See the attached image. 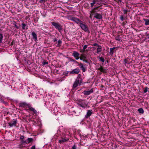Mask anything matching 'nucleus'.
<instances>
[{"label": "nucleus", "mask_w": 149, "mask_h": 149, "mask_svg": "<svg viewBox=\"0 0 149 149\" xmlns=\"http://www.w3.org/2000/svg\"><path fill=\"white\" fill-rule=\"evenodd\" d=\"M52 24L60 32L63 30V26L59 23L52 22Z\"/></svg>", "instance_id": "f257e3e1"}, {"label": "nucleus", "mask_w": 149, "mask_h": 149, "mask_svg": "<svg viewBox=\"0 0 149 149\" xmlns=\"http://www.w3.org/2000/svg\"><path fill=\"white\" fill-rule=\"evenodd\" d=\"M79 25L80 26L81 29L85 31L88 32H89L88 28L87 25L85 24H83V22H81L80 25Z\"/></svg>", "instance_id": "f03ea898"}, {"label": "nucleus", "mask_w": 149, "mask_h": 149, "mask_svg": "<svg viewBox=\"0 0 149 149\" xmlns=\"http://www.w3.org/2000/svg\"><path fill=\"white\" fill-rule=\"evenodd\" d=\"M72 55L77 60L79 58L80 54L77 52L74 51L73 53L72 54Z\"/></svg>", "instance_id": "7ed1b4c3"}, {"label": "nucleus", "mask_w": 149, "mask_h": 149, "mask_svg": "<svg viewBox=\"0 0 149 149\" xmlns=\"http://www.w3.org/2000/svg\"><path fill=\"white\" fill-rule=\"evenodd\" d=\"M80 72V70L78 68H76L73 70L72 71H70V73L71 74H78Z\"/></svg>", "instance_id": "20e7f679"}, {"label": "nucleus", "mask_w": 149, "mask_h": 149, "mask_svg": "<svg viewBox=\"0 0 149 149\" xmlns=\"http://www.w3.org/2000/svg\"><path fill=\"white\" fill-rule=\"evenodd\" d=\"M93 92V89L92 88L89 91H84L83 93L85 95H88L91 93Z\"/></svg>", "instance_id": "39448f33"}, {"label": "nucleus", "mask_w": 149, "mask_h": 149, "mask_svg": "<svg viewBox=\"0 0 149 149\" xmlns=\"http://www.w3.org/2000/svg\"><path fill=\"white\" fill-rule=\"evenodd\" d=\"M94 17L99 19H101L102 18V15L101 14L98 13H95Z\"/></svg>", "instance_id": "423d86ee"}, {"label": "nucleus", "mask_w": 149, "mask_h": 149, "mask_svg": "<svg viewBox=\"0 0 149 149\" xmlns=\"http://www.w3.org/2000/svg\"><path fill=\"white\" fill-rule=\"evenodd\" d=\"M79 79L77 78L73 84V88H76L78 86V85H79Z\"/></svg>", "instance_id": "0eeeda50"}, {"label": "nucleus", "mask_w": 149, "mask_h": 149, "mask_svg": "<svg viewBox=\"0 0 149 149\" xmlns=\"http://www.w3.org/2000/svg\"><path fill=\"white\" fill-rule=\"evenodd\" d=\"M72 20L73 21L76 23L77 24H79V25H80V24L81 23V22H82V21L78 18L76 17L73 18Z\"/></svg>", "instance_id": "6e6552de"}, {"label": "nucleus", "mask_w": 149, "mask_h": 149, "mask_svg": "<svg viewBox=\"0 0 149 149\" xmlns=\"http://www.w3.org/2000/svg\"><path fill=\"white\" fill-rule=\"evenodd\" d=\"M33 139L32 138H28L27 140L25 141H23L22 143H24L26 144H28L31 142H33Z\"/></svg>", "instance_id": "1a4fd4ad"}, {"label": "nucleus", "mask_w": 149, "mask_h": 149, "mask_svg": "<svg viewBox=\"0 0 149 149\" xmlns=\"http://www.w3.org/2000/svg\"><path fill=\"white\" fill-rule=\"evenodd\" d=\"M17 123V120H15L13 119L11 122L8 123L10 127H13V126H15V124Z\"/></svg>", "instance_id": "9d476101"}, {"label": "nucleus", "mask_w": 149, "mask_h": 149, "mask_svg": "<svg viewBox=\"0 0 149 149\" xmlns=\"http://www.w3.org/2000/svg\"><path fill=\"white\" fill-rule=\"evenodd\" d=\"M31 35L32 36V39L34 40L35 42L38 41L37 35L34 32H32Z\"/></svg>", "instance_id": "9b49d317"}, {"label": "nucleus", "mask_w": 149, "mask_h": 149, "mask_svg": "<svg viewBox=\"0 0 149 149\" xmlns=\"http://www.w3.org/2000/svg\"><path fill=\"white\" fill-rule=\"evenodd\" d=\"M92 110H88L86 113V115L85 116L86 118H88V117H90L92 114Z\"/></svg>", "instance_id": "f8f14e48"}, {"label": "nucleus", "mask_w": 149, "mask_h": 149, "mask_svg": "<svg viewBox=\"0 0 149 149\" xmlns=\"http://www.w3.org/2000/svg\"><path fill=\"white\" fill-rule=\"evenodd\" d=\"M117 47H114L113 48H110V51L109 54L111 55H112L113 54V53L115 52L116 50V49L115 50V49Z\"/></svg>", "instance_id": "ddd939ff"}, {"label": "nucleus", "mask_w": 149, "mask_h": 149, "mask_svg": "<svg viewBox=\"0 0 149 149\" xmlns=\"http://www.w3.org/2000/svg\"><path fill=\"white\" fill-rule=\"evenodd\" d=\"M78 65L79 66L80 68H81V70H82L83 72H85L86 71V69L84 67L83 64L81 63H80Z\"/></svg>", "instance_id": "4468645a"}, {"label": "nucleus", "mask_w": 149, "mask_h": 149, "mask_svg": "<svg viewBox=\"0 0 149 149\" xmlns=\"http://www.w3.org/2000/svg\"><path fill=\"white\" fill-rule=\"evenodd\" d=\"M22 29H27L28 28V26L27 24H25L24 22H22Z\"/></svg>", "instance_id": "2eb2a0df"}, {"label": "nucleus", "mask_w": 149, "mask_h": 149, "mask_svg": "<svg viewBox=\"0 0 149 149\" xmlns=\"http://www.w3.org/2000/svg\"><path fill=\"white\" fill-rule=\"evenodd\" d=\"M28 104L24 102L20 103L19 104V107H24L26 106H28Z\"/></svg>", "instance_id": "dca6fc26"}, {"label": "nucleus", "mask_w": 149, "mask_h": 149, "mask_svg": "<svg viewBox=\"0 0 149 149\" xmlns=\"http://www.w3.org/2000/svg\"><path fill=\"white\" fill-rule=\"evenodd\" d=\"M86 57L85 56V55L84 54H81V56L79 57V59L81 60H83L84 59L86 58Z\"/></svg>", "instance_id": "f3484780"}, {"label": "nucleus", "mask_w": 149, "mask_h": 149, "mask_svg": "<svg viewBox=\"0 0 149 149\" xmlns=\"http://www.w3.org/2000/svg\"><path fill=\"white\" fill-rule=\"evenodd\" d=\"M13 24L14 25V26L16 28L14 30V31L16 32H17V29H19V27L17 25V23L15 21L13 22Z\"/></svg>", "instance_id": "a211bd4d"}, {"label": "nucleus", "mask_w": 149, "mask_h": 149, "mask_svg": "<svg viewBox=\"0 0 149 149\" xmlns=\"http://www.w3.org/2000/svg\"><path fill=\"white\" fill-rule=\"evenodd\" d=\"M143 20L145 22V24L146 25H149V19H143Z\"/></svg>", "instance_id": "6ab92c4d"}, {"label": "nucleus", "mask_w": 149, "mask_h": 149, "mask_svg": "<svg viewBox=\"0 0 149 149\" xmlns=\"http://www.w3.org/2000/svg\"><path fill=\"white\" fill-rule=\"evenodd\" d=\"M68 139H62L61 140H59V142L60 143H63L67 142L68 140Z\"/></svg>", "instance_id": "aec40b11"}, {"label": "nucleus", "mask_w": 149, "mask_h": 149, "mask_svg": "<svg viewBox=\"0 0 149 149\" xmlns=\"http://www.w3.org/2000/svg\"><path fill=\"white\" fill-rule=\"evenodd\" d=\"M98 2V0H93L92 3H91V7H93L94 5L95 4L96 2Z\"/></svg>", "instance_id": "412c9836"}, {"label": "nucleus", "mask_w": 149, "mask_h": 149, "mask_svg": "<svg viewBox=\"0 0 149 149\" xmlns=\"http://www.w3.org/2000/svg\"><path fill=\"white\" fill-rule=\"evenodd\" d=\"M28 107L30 110L33 111L35 113H36L37 111L34 109V108H33L32 107L30 106H29Z\"/></svg>", "instance_id": "4be33fe9"}, {"label": "nucleus", "mask_w": 149, "mask_h": 149, "mask_svg": "<svg viewBox=\"0 0 149 149\" xmlns=\"http://www.w3.org/2000/svg\"><path fill=\"white\" fill-rule=\"evenodd\" d=\"M58 44L56 45V46L57 47H60L61 45V44L62 43V41L61 40H59L57 42Z\"/></svg>", "instance_id": "5701e85b"}, {"label": "nucleus", "mask_w": 149, "mask_h": 149, "mask_svg": "<svg viewBox=\"0 0 149 149\" xmlns=\"http://www.w3.org/2000/svg\"><path fill=\"white\" fill-rule=\"evenodd\" d=\"M138 111L139 113H143L144 112V111L142 108H140L138 109Z\"/></svg>", "instance_id": "b1692460"}, {"label": "nucleus", "mask_w": 149, "mask_h": 149, "mask_svg": "<svg viewBox=\"0 0 149 149\" xmlns=\"http://www.w3.org/2000/svg\"><path fill=\"white\" fill-rule=\"evenodd\" d=\"M148 91L149 92V88L148 87H146L144 88V90L143 92L145 93H146Z\"/></svg>", "instance_id": "393cba45"}, {"label": "nucleus", "mask_w": 149, "mask_h": 149, "mask_svg": "<svg viewBox=\"0 0 149 149\" xmlns=\"http://www.w3.org/2000/svg\"><path fill=\"white\" fill-rule=\"evenodd\" d=\"M98 70L102 72H104L105 70L102 67H100L98 68Z\"/></svg>", "instance_id": "a878e982"}, {"label": "nucleus", "mask_w": 149, "mask_h": 149, "mask_svg": "<svg viewBox=\"0 0 149 149\" xmlns=\"http://www.w3.org/2000/svg\"><path fill=\"white\" fill-rule=\"evenodd\" d=\"M3 38V35L2 34L0 33V43L2 42V40Z\"/></svg>", "instance_id": "bb28decb"}, {"label": "nucleus", "mask_w": 149, "mask_h": 149, "mask_svg": "<svg viewBox=\"0 0 149 149\" xmlns=\"http://www.w3.org/2000/svg\"><path fill=\"white\" fill-rule=\"evenodd\" d=\"M120 35L116 37L115 39L118 41H120L121 40V39L119 37Z\"/></svg>", "instance_id": "cd10ccee"}, {"label": "nucleus", "mask_w": 149, "mask_h": 149, "mask_svg": "<svg viewBox=\"0 0 149 149\" xmlns=\"http://www.w3.org/2000/svg\"><path fill=\"white\" fill-rule=\"evenodd\" d=\"M102 49L101 48H100L98 47V48H97V53H99V52H100L102 51Z\"/></svg>", "instance_id": "c85d7f7f"}, {"label": "nucleus", "mask_w": 149, "mask_h": 149, "mask_svg": "<svg viewBox=\"0 0 149 149\" xmlns=\"http://www.w3.org/2000/svg\"><path fill=\"white\" fill-rule=\"evenodd\" d=\"M24 137L23 136H22L20 137V139L21 140V143L22 144H24V143H22V141H24Z\"/></svg>", "instance_id": "c756f323"}, {"label": "nucleus", "mask_w": 149, "mask_h": 149, "mask_svg": "<svg viewBox=\"0 0 149 149\" xmlns=\"http://www.w3.org/2000/svg\"><path fill=\"white\" fill-rule=\"evenodd\" d=\"M100 60L102 62L104 63V59L102 57H101L99 58Z\"/></svg>", "instance_id": "7c9ffc66"}, {"label": "nucleus", "mask_w": 149, "mask_h": 149, "mask_svg": "<svg viewBox=\"0 0 149 149\" xmlns=\"http://www.w3.org/2000/svg\"><path fill=\"white\" fill-rule=\"evenodd\" d=\"M124 61L125 62V64L129 63L128 60L126 59H124Z\"/></svg>", "instance_id": "2f4dec72"}, {"label": "nucleus", "mask_w": 149, "mask_h": 149, "mask_svg": "<svg viewBox=\"0 0 149 149\" xmlns=\"http://www.w3.org/2000/svg\"><path fill=\"white\" fill-rule=\"evenodd\" d=\"M86 50L84 49H80V52H81V53H83L86 52Z\"/></svg>", "instance_id": "473e14b6"}, {"label": "nucleus", "mask_w": 149, "mask_h": 149, "mask_svg": "<svg viewBox=\"0 0 149 149\" xmlns=\"http://www.w3.org/2000/svg\"><path fill=\"white\" fill-rule=\"evenodd\" d=\"M72 62H74V63H77L78 64V65L79 64V63H80L78 62L76 60H75V59H73Z\"/></svg>", "instance_id": "72a5a7b5"}, {"label": "nucleus", "mask_w": 149, "mask_h": 149, "mask_svg": "<svg viewBox=\"0 0 149 149\" xmlns=\"http://www.w3.org/2000/svg\"><path fill=\"white\" fill-rule=\"evenodd\" d=\"M48 62H47L45 60H44V62L42 63V64L43 65H44L45 64H48Z\"/></svg>", "instance_id": "f704fd0d"}, {"label": "nucleus", "mask_w": 149, "mask_h": 149, "mask_svg": "<svg viewBox=\"0 0 149 149\" xmlns=\"http://www.w3.org/2000/svg\"><path fill=\"white\" fill-rule=\"evenodd\" d=\"M15 44V41L14 40H12V42L11 44V45H14Z\"/></svg>", "instance_id": "c9c22d12"}, {"label": "nucleus", "mask_w": 149, "mask_h": 149, "mask_svg": "<svg viewBox=\"0 0 149 149\" xmlns=\"http://www.w3.org/2000/svg\"><path fill=\"white\" fill-rule=\"evenodd\" d=\"M124 17L123 15H121L120 17V19L122 21H123L124 20Z\"/></svg>", "instance_id": "e433bc0d"}, {"label": "nucleus", "mask_w": 149, "mask_h": 149, "mask_svg": "<svg viewBox=\"0 0 149 149\" xmlns=\"http://www.w3.org/2000/svg\"><path fill=\"white\" fill-rule=\"evenodd\" d=\"M94 15V14L93 13H91V14H90V16H89L90 18H91V19H92V17H93V15Z\"/></svg>", "instance_id": "4c0bfd02"}, {"label": "nucleus", "mask_w": 149, "mask_h": 149, "mask_svg": "<svg viewBox=\"0 0 149 149\" xmlns=\"http://www.w3.org/2000/svg\"><path fill=\"white\" fill-rule=\"evenodd\" d=\"M81 80H80V81H79V86H81V83H82L83 82V80L82 79H80Z\"/></svg>", "instance_id": "58836bf2"}, {"label": "nucleus", "mask_w": 149, "mask_h": 149, "mask_svg": "<svg viewBox=\"0 0 149 149\" xmlns=\"http://www.w3.org/2000/svg\"><path fill=\"white\" fill-rule=\"evenodd\" d=\"M45 0H40L39 1V2L40 3H44L45 2Z\"/></svg>", "instance_id": "ea45409f"}, {"label": "nucleus", "mask_w": 149, "mask_h": 149, "mask_svg": "<svg viewBox=\"0 0 149 149\" xmlns=\"http://www.w3.org/2000/svg\"><path fill=\"white\" fill-rule=\"evenodd\" d=\"M72 149H77L76 145H74L72 146Z\"/></svg>", "instance_id": "a19ab883"}, {"label": "nucleus", "mask_w": 149, "mask_h": 149, "mask_svg": "<svg viewBox=\"0 0 149 149\" xmlns=\"http://www.w3.org/2000/svg\"><path fill=\"white\" fill-rule=\"evenodd\" d=\"M81 75L80 74H79L78 75V77H77V78H78V79H81Z\"/></svg>", "instance_id": "79ce46f5"}, {"label": "nucleus", "mask_w": 149, "mask_h": 149, "mask_svg": "<svg viewBox=\"0 0 149 149\" xmlns=\"http://www.w3.org/2000/svg\"><path fill=\"white\" fill-rule=\"evenodd\" d=\"M93 45L94 46H97L98 47H101V46H99V45H98L96 43H95L94 44H93Z\"/></svg>", "instance_id": "37998d69"}, {"label": "nucleus", "mask_w": 149, "mask_h": 149, "mask_svg": "<svg viewBox=\"0 0 149 149\" xmlns=\"http://www.w3.org/2000/svg\"><path fill=\"white\" fill-rule=\"evenodd\" d=\"M84 62L87 63H89L88 61L87 60H85V59H84L82 60Z\"/></svg>", "instance_id": "c03bdc74"}, {"label": "nucleus", "mask_w": 149, "mask_h": 149, "mask_svg": "<svg viewBox=\"0 0 149 149\" xmlns=\"http://www.w3.org/2000/svg\"><path fill=\"white\" fill-rule=\"evenodd\" d=\"M123 11H124V13L125 14H126L127 13V10H123Z\"/></svg>", "instance_id": "a18cd8bd"}, {"label": "nucleus", "mask_w": 149, "mask_h": 149, "mask_svg": "<svg viewBox=\"0 0 149 149\" xmlns=\"http://www.w3.org/2000/svg\"><path fill=\"white\" fill-rule=\"evenodd\" d=\"M87 45H85L84 46V47H83V49H85L86 50V48H87Z\"/></svg>", "instance_id": "49530a36"}, {"label": "nucleus", "mask_w": 149, "mask_h": 149, "mask_svg": "<svg viewBox=\"0 0 149 149\" xmlns=\"http://www.w3.org/2000/svg\"><path fill=\"white\" fill-rule=\"evenodd\" d=\"M58 71V70H56V72H55V71H54L53 72L54 73V74H57Z\"/></svg>", "instance_id": "de8ad7c7"}, {"label": "nucleus", "mask_w": 149, "mask_h": 149, "mask_svg": "<svg viewBox=\"0 0 149 149\" xmlns=\"http://www.w3.org/2000/svg\"><path fill=\"white\" fill-rule=\"evenodd\" d=\"M68 59L70 61H72V60L73 59V58H72L71 57H68Z\"/></svg>", "instance_id": "09e8293b"}, {"label": "nucleus", "mask_w": 149, "mask_h": 149, "mask_svg": "<svg viewBox=\"0 0 149 149\" xmlns=\"http://www.w3.org/2000/svg\"><path fill=\"white\" fill-rule=\"evenodd\" d=\"M68 72H65L63 73V74H65V76H68Z\"/></svg>", "instance_id": "8fccbe9b"}, {"label": "nucleus", "mask_w": 149, "mask_h": 149, "mask_svg": "<svg viewBox=\"0 0 149 149\" xmlns=\"http://www.w3.org/2000/svg\"><path fill=\"white\" fill-rule=\"evenodd\" d=\"M79 106L83 108L84 107V106L81 104H79Z\"/></svg>", "instance_id": "3c124183"}, {"label": "nucleus", "mask_w": 149, "mask_h": 149, "mask_svg": "<svg viewBox=\"0 0 149 149\" xmlns=\"http://www.w3.org/2000/svg\"><path fill=\"white\" fill-rule=\"evenodd\" d=\"M57 39L56 38H55L53 40V41L54 42L57 41Z\"/></svg>", "instance_id": "603ef678"}, {"label": "nucleus", "mask_w": 149, "mask_h": 149, "mask_svg": "<svg viewBox=\"0 0 149 149\" xmlns=\"http://www.w3.org/2000/svg\"><path fill=\"white\" fill-rule=\"evenodd\" d=\"M31 149H36L35 146H33L31 148Z\"/></svg>", "instance_id": "864d4df0"}, {"label": "nucleus", "mask_w": 149, "mask_h": 149, "mask_svg": "<svg viewBox=\"0 0 149 149\" xmlns=\"http://www.w3.org/2000/svg\"><path fill=\"white\" fill-rule=\"evenodd\" d=\"M146 36L147 37V38L149 39V33L148 34H147L146 35Z\"/></svg>", "instance_id": "5fc2aeb1"}, {"label": "nucleus", "mask_w": 149, "mask_h": 149, "mask_svg": "<svg viewBox=\"0 0 149 149\" xmlns=\"http://www.w3.org/2000/svg\"><path fill=\"white\" fill-rule=\"evenodd\" d=\"M109 62V61L108 60H106V63H108Z\"/></svg>", "instance_id": "6e6d98bb"}, {"label": "nucleus", "mask_w": 149, "mask_h": 149, "mask_svg": "<svg viewBox=\"0 0 149 149\" xmlns=\"http://www.w3.org/2000/svg\"><path fill=\"white\" fill-rule=\"evenodd\" d=\"M2 82H3V83H4V84H5V83H5V82H4L3 81H2Z\"/></svg>", "instance_id": "4d7b16f0"}, {"label": "nucleus", "mask_w": 149, "mask_h": 149, "mask_svg": "<svg viewBox=\"0 0 149 149\" xmlns=\"http://www.w3.org/2000/svg\"><path fill=\"white\" fill-rule=\"evenodd\" d=\"M3 102L4 103H5V101H3Z\"/></svg>", "instance_id": "13d9d810"}]
</instances>
